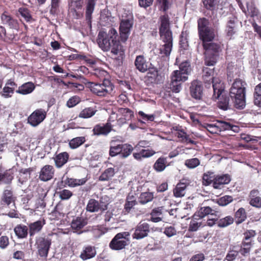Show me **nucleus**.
<instances>
[{"label": "nucleus", "mask_w": 261, "mask_h": 261, "mask_svg": "<svg viewBox=\"0 0 261 261\" xmlns=\"http://www.w3.org/2000/svg\"><path fill=\"white\" fill-rule=\"evenodd\" d=\"M159 33L163 42L160 49V54L163 56H168L172 48V36L170 29L169 18L167 15H163L160 17Z\"/></svg>", "instance_id": "f257e3e1"}, {"label": "nucleus", "mask_w": 261, "mask_h": 261, "mask_svg": "<svg viewBox=\"0 0 261 261\" xmlns=\"http://www.w3.org/2000/svg\"><path fill=\"white\" fill-rule=\"evenodd\" d=\"M246 83L241 80L236 79L230 89V96L237 108L243 109L246 106Z\"/></svg>", "instance_id": "f03ea898"}, {"label": "nucleus", "mask_w": 261, "mask_h": 261, "mask_svg": "<svg viewBox=\"0 0 261 261\" xmlns=\"http://www.w3.org/2000/svg\"><path fill=\"white\" fill-rule=\"evenodd\" d=\"M114 28H111L108 34L103 31H100L97 37V43L103 51L111 49L114 54Z\"/></svg>", "instance_id": "7ed1b4c3"}, {"label": "nucleus", "mask_w": 261, "mask_h": 261, "mask_svg": "<svg viewBox=\"0 0 261 261\" xmlns=\"http://www.w3.org/2000/svg\"><path fill=\"white\" fill-rule=\"evenodd\" d=\"M86 85L92 93L98 96H105L107 94L110 93L113 89V84L108 79H104L102 84L88 82Z\"/></svg>", "instance_id": "20e7f679"}, {"label": "nucleus", "mask_w": 261, "mask_h": 261, "mask_svg": "<svg viewBox=\"0 0 261 261\" xmlns=\"http://www.w3.org/2000/svg\"><path fill=\"white\" fill-rule=\"evenodd\" d=\"M200 39L203 43L211 42L215 37V32L209 27V22L205 18L199 19L198 21Z\"/></svg>", "instance_id": "39448f33"}, {"label": "nucleus", "mask_w": 261, "mask_h": 261, "mask_svg": "<svg viewBox=\"0 0 261 261\" xmlns=\"http://www.w3.org/2000/svg\"><path fill=\"white\" fill-rule=\"evenodd\" d=\"M133 24V17L130 13L122 16L119 27V38L122 42L124 43L127 40Z\"/></svg>", "instance_id": "423d86ee"}, {"label": "nucleus", "mask_w": 261, "mask_h": 261, "mask_svg": "<svg viewBox=\"0 0 261 261\" xmlns=\"http://www.w3.org/2000/svg\"><path fill=\"white\" fill-rule=\"evenodd\" d=\"M205 49V62L207 66H213L216 62L217 53L219 51L220 46L217 43L207 42L203 44Z\"/></svg>", "instance_id": "0eeeda50"}, {"label": "nucleus", "mask_w": 261, "mask_h": 261, "mask_svg": "<svg viewBox=\"0 0 261 261\" xmlns=\"http://www.w3.org/2000/svg\"><path fill=\"white\" fill-rule=\"evenodd\" d=\"M51 244V239L49 236L40 237L36 239L35 245L38 255L46 258L47 257Z\"/></svg>", "instance_id": "6e6552de"}, {"label": "nucleus", "mask_w": 261, "mask_h": 261, "mask_svg": "<svg viewBox=\"0 0 261 261\" xmlns=\"http://www.w3.org/2000/svg\"><path fill=\"white\" fill-rule=\"evenodd\" d=\"M170 79V88L173 92L178 93L181 89V83L188 80V76L176 70L172 73Z\"/></svg>", "instance_id": "1a4fd4ad"}, {"label": "nucleus", "mask_w": 261, "mask_h": 261, "mask_svg": "<svg viewBox=\"0 0 261 261\" xmlns=\"http://www.w3.org/2000/svg\"><path fill=\"white\" fill-rule=\"evenodd\" d=\"M47 112L43 109L35 110L28 118V123L32 126H37L46 117Z\"/></svg>", "instance_id": "9d476101"}, {"label": "nucleus", "mask_w": 261, "mask_h": 261, "mask_svg": "<svg viewBox=\"0 0 261 261\" xmlns=\"http://www.w3.org/2000/svg\"><path fill=\"white\" fill-rule=\"evenodd\" d=\"M108 203H105L100 200L99 201L95 199L91 198L88 200L86 210L87 212L90 213L98 212L100 211L101 212L105 211L108 208Z\"/></svg>", "instance_id": "9b49d317"}, {"label": "nucleus", "mask_w": 261, "mask_h": 261, "mask_svg": "<svg viewBox=\"0 0 261 261\" xmlns=\"http://www.w3.org/2000/svg\"><path fill=\"white\" fill-rule=\"evenodd\" d=\"M16 197L13 194V192L11 189H5L2 194L0 204L2 207H9L11 203H13L15 206Z\"/></svg>", "instance_id": "f8f14e48"}, {"label": "nucleus", "mask_w": 261, "mask_h": 261, "mask_svg": "<svg viewBox=\"0 0 261 261\" xmlns=\"http://www.w3.org/2000/svg\"><path fill=\"white\" fill-rule=\"evenodd\" d=\"M55 170L52 165H46L41 168L39 174V179L42 181H47L53 178Z\"/></svg>", "instance_id": "ddd939ff"}, {"label": "nucleus", "mask_w": 261, "mask_h": 261, "mask_svg": "<svg viewBox=\"0 0 261 261\" xmlns=\"http://www.w3.org/2000/svg\"><path fill=\"white\" fill-rule=\"evenodd\" d=\"M128 232L118 233L115 235V250H120L125 247L129 242Z\"/></svg>", "instance_id": "4468645a"}, {"label": "nucleus", "mask_w": 261, "mask_h": 261, "mask_svg": "<svg viewBox=\"0 0 261 261\" xmlns=\"http://www.w3.org/2000/svg\"><path fill=\"white\" fill-rule=\"evenodd\" d=\"M149 231V225L145 222L140 223L136 228L135 232L133 235L134 239H141L148 234Z\"/></svg>", "instance_id": "2eb2a0df"}, {"label": "nucleus", "mask_w": 261, "mask_h": 261, "mask_svg": "<svg viewBox=\"0 0 261 261\" xmlns=\"http://www.w3.org/2000/svg\"><path fill=\"white\" fill-rule=\"evenodd\" d=\"M190 94L192 97L200 99L203 93V87L201 82L199 81H194L191 83L190 88Z\"/></svg>", "instance_id": "dca6fc26"}, {"label": "nucleus", "mask_w": 261, "mask_h": 261, "mask_svg": "<svg viewBox=\"0 0 261 261\" xmlns=\"http://www.w3.org/2000/svg\"><path fill=\"white\" fill-rule=\"evenodd\" d=\"M212 84L213 88V98L218 99L224 89V83L219 77H213Z\"/></svg>", "instance_id": "f3484780"}, {"label": "nucleus", "mask_w": 261, "mask_h": 261, "mask_svg": "<svg viewBox=\"0 0 261 261\" xmlns=\"http://www.w3.org/2000/svg\"><path fill=\"white\" fill-rule=\"evenodd\" d=\"M2 23L4 24L8 25L10 28L18 30L19 23L16 19H14L6 12H4L1 16Z\"/></svg>", "instance_id": "a211bd4d"}, {"label": "nucleus", "mask_w": 261, "mask_h": 261, "mask_svg": "<svg viewBox=\"0 0 261 261\" xmlns=\"http://www.w3.org/2000/svg\"><path fill=\"white\" fill-rule=\"evenodd\" d=\"M112 130V126L109 122L105 124H96L93 129V134L96 136L107 135Z\"/></svg>", "instance_id": "6ab92c4d"}, {"label": "nucleus", "mask_w": 261, "mask_h": 261, "mask_svg": "<svg viewBox=\"0 0 261 261\" xmlns=\"http://www.w3.org/2000/svg\"><path fill=\"white\" fill-rule=\"evenodd\" d=\"M133 150V147L130 145H117L115 146V156L119 155L120 158H127Z\"/></svg>", "instance_id": "aec40b11"}, {"label": "nucleus", "mask_w": 261, "mask_h": 261, "mask_svg": "<svg viewBox=\"0 0 261 261\" xmlns=\"http://www.w3.org/2000/svg\"><path fill=\"white\" fill-rule=\"evenodd\" d=\"M96 250L94 246L88 245L85 246L81 252L80 257L83 260H86L95 256Z\"/></svg>", "instance_id": "412c9836"}, {"label": "nucleus", "mask_w": 261, "mask_h": 261, "mask_svg": "<svg viewBox=\"0 0 261 261\" xmlns=\"http://www.w3.org/2000/svg\"><path fill=\"white\" fill-rule=\"evenodd\" d=\"M231 180L230 176L228 174L217 175L215 177L213 187L215 189H221L223 185L228 184Z\"/></svg>", "instance_id": "4be33fe9"}, {"label": "nucleus", "mask_w": 261, "mask_h": 261, "mask_svg": "<svg viewBox=\"0 0 261 261\" xmlns=\"http://www.w3.org/2000/svg\"><path fill=\"white\" fill-rule=\"evenodd\" d=\"M259 192L258 190H252L250 191L249 199V204L257 208H261V197L259 195Z\"/></svg>", "instance_id": "5701e85b"}, {"label": "nucleus", "mask_w": 261, "mask_h": 261, "mask_svg": "<svg viewBox=\"0 0 261 261\" xmlns=\"http://www.w3.org/2000/svg\"><path fill=\"white\" fill-rule=\"evenodd\" d=\"M188 185L189 182H187L186 180H181L173 189V195L176 198L184 196L186 194V188Z\"/></svg>", "instance_id": "b1692460"}, {"label": "nucleus", "mask_w": 261, "mask_h": 261, "mask_svg": "<svg viewBox=\"0 0 261 261\" xmlns=\"http://www.w3.org/2000/svg\"><path fill=\"white\" fill-rule=\"evenodd\" d=\"M69 155L67 152H61L54 158L55 166L57 168L62 167L68 161Z\"/></svg>", "instance_id": "393cba45"}, {"label": "nucleus", "mask_w": 261, "mask_h": 261, "mask_svg": "<svg viewBox=\"0 0 261 261\" xmlns=\"http://www.w3.org/2000/svg\"><path fill=\"white\" fill-rule=\"evenodd\" d=\"M45 224V220H38L29 225V234L30 237L34 236L36 233L41 230L43 225Z\"/></svg>", "instance_id": "a878e982"}, {"label": "nucleus", "mask_w": 261, "mask_h": 261, "mask_svg": "<svg viewBox=\"0 0 261 261\" xmlns=\"http://www.w3.org/2000/svg\"><path fill=\"white\" fill-rule=\"evenodd\" d=\"M15 235L18 239H23L27 237L29 233L28 227L23 224H18L14 229Z\"/></svg>", "instance_id": "bb28decb"}, {"label": "nucleus", "mask_w": 261, "mask_h": 261, "mask_svg": "<svg viewBox=\"0 0 261 261\" xmlns=\"http://www.w3.org/2000/svg\"><path fill=\"white\" fill-rule=\"evenodd\" d=\"M35 88L34 84L31 82H29L19 86L18 89L16 90V92L22 95H27L32 93Z\"/></svg>", "instance_id": "cd10ccee"}, {"label": "nucleus", "mask_w": 261, "mask_h": 261, "mask_svg": "<svg viewBox=\"0 0 261 261\" xmlns=\"http://www.w3.org/2000/svg\"><path fill=\"white\" fill-rule=\"evenodd\" d=\"M217 212L215 210L212 209L209 206H204L201 207L198 211L194 215V218L196 219V217L200 218H203L207 215H215Z\"/></svg>", "instance_id": "c85d7f7f"}, {"label": "nucleus", "mask_w": 261, "mask_h": 261, "mask_svg": "<svg viewBox=\"0 0 261 261\" xmlns=\"http://www.w3.org/2000/svg\"><path fill=\"white\" fill-rule=\"evenodd\" d=\"M87 224V220L86 218L77 217L71 222V227L75 230H79Z\"/></svg>", "instance_id": "c756f323"}, {"label": "nucleus", "mask_w": 261, "mask_h": 261, "mask_svg": "<svg viewBox=\"0 0 261 261\" xmlns=\"http://www.w3.org/2000/svg\"><path fill=\"white\" fill-rule=\"evenodd\" d=\"M87 180L88 179L86 177L81 179L67 177L65 180V183L70 187H75L84 185Z\"/></svg>", "instance_id": "7c9ffc66"}, {"label": "nucleus", "mask_w": 261, "mask_h": 261, "mask_svg": "<svg viewBox=\"0 0 261 261\" xmlns=\"http://www.w3.org/2000/svg\"><path fill=\"white\" fill-rule=\"evenodd\" d=\"M34 171L33 168H29L27 169H21L19 170V176L18 181L21 184L26 182L30 177L31 173Z\"/></svg>", "instance_id": "2f4dec72"}, {"label": "nucleus", "mask_w": 261, "mask_h": 261, "mask_svg": "<svg viewBox=\"0 0 261 261\" xmlns=\"http://www.w3.org/2000/svg\"><path fill=\"white\" fill-rule=\"evenodd\" d=\"M135 64L137 68L141 72H144L147 70V64L143 56H138L136 57Z\"/></svg>", "instance_id": "473e14b6"}, {"label": "nucleus", "mask_w": 261, "mask_h": 261, "mask_svg": "<svg viewBox=\"0 0 261 261\" xmlns=\"http://www.w3.org/2000/svg\"><path fill=\"white\" fill-rule=\"evenodd\" d=\"M167 159L164 157L159 158L154 163L153 165L154 169L159 172L164 171L167 165Z\"/></svg>", "instance_id": "72a5a7b5"}, {"label": "nucleus", "mask_w": 261, "mask_h": 261, "mask_svg": "<svg viewBox=\"0 0 261 261\" xmlns=\"http://www.w3.org/2000/svg\"><path fill=\"white\" fill-rule=\"evenodd\" d=\"M162 210L163 207H159L153 209L150 214V220L155 223L162 221Z\"/></svg>", "instance_id": "f704fd0d"}, {"label": "nucleus", "mask_w": 261, "mask_h": 261, "mask_svg": "<svg viewBox=\"0 0 261 261\" xmlns=\"http://www.w3.org/2000/svg\"><path fill=\"white\" fill-rule=\"evenodd\" d=\"M90 67H91L90 72L91 75H94L103 81L104 79H107L106 77L108 76V73L106 70L99 68H94L93 66Z\"/></svg>", "instance_id": "c9c22d12"}, {"label": "nucleus", "mask_w": 261, "mask_h": 261, "mask_svg": "<svg viewBox=\"0 0 261 261\" xmlns=\"http://www.w3.org/2000/svg\"><path fill=\"white\" fill-rule=\"evenodd\" d=\"M96 111V110L93 108H86L81 111L79 115V117L84 119L89 118L94 116Z\"/></svg>", "instance_id": "e433bc0d"}, {"label": "nucleus", "mask_w": 261, "mask_h": 261, "mask_svg": "<svg viewBox=\"0 0 261 261\" xmlns=\"http://www.w3.org/2000/svg\"><path fill=\"white\" fill-rule=\"evenodd\" d=\"M217 122L220 132L229 129L232 130L234 132H237L238 130L237 126L233 125L229 122L223 121H217Z\"/></svg>", "instance_id": "4c0bfd02"}, {"label": "nucleus", "mask_w": 261, "mask_h": 261, "mask_svg": "<svg viewBox=\"0 0 261 261\" xmlns=\"http://www.w3.org/2000/svg\"><path fill=\"white\" fill-rule=\"evenodd\" d=\"M86 141L84 137H78L71 139L69 143L70 148L75 149L82 145Z\"/></svg>", "instance_id": "58836bf2"}, {"label": "nucleus", "mask_w": 261, "mask_h": 261, "mask_svg": "<svg viewBox=\"0 0 261 261\" xmlns=\"http://www.w3.org/2000/svg\"><path fill=\"white\" fill-rule=\"evenodd\" d=\"M119 112L121 114L124 118H120L118 121H121L122 123H125L126 120H129L133 116V112L127 108H121L119 110Z\"/></svg>", "instance_id": "ea45409f"}, {"label": "nucleus", "mask_w": 261, "mask_h": 261, "mask_svg": "<svg viewBox=\"0 0 261 261\" xmlns=\"http://www.w3.org/2000/svg\"><path fill=\"white\" fill-rule=\"evenodd\" d=\"M115 55H118V57H115L118 61V64L120 65L122 63V60L124 57V49L122 45H117V47H115Z\"/></svg>", "instance_id": "a19ab883"}, {"label": "nucleus", "mask_w": 261, "mask_h": 261, "mask_svg": "<svg viewBox=\"0 0 261 261\" xmlns=\"http://www.w3.org/2000/svg\"><path fill=\"white\" fill-rule=\"evenodd\" d=\"M95 3L88 1L86 6V19L88 22L91 23L92 14L94 11Z\"/></svg>", "instance_id": "79ce46f5"}, {"label": "nucleus", "mask_w": 261, "mask_h": 261, "mask_svg": "<svg viewBox=\"0 0 261 261\" xmlns=\"http://www.w3.org/2000/svg\"><path fill=\"white\" fill-rule=\"evenodd\" d=\"M153 198V194L152 192H146L142 193L139 197L140 203L145 204L151 201Z\"/></svg>", "instance_id": "37998d69"}, {"label": "nucleus", "mask_w": 261, "mask_h": 261, "mask_svg": "<svg viewBox=\"0 0 261 261\" xmlns=\"http://www.w3.org/2000/svg\"><path fill=\"white\" fill-rule=\"evenodd\" d=\"M236 223L240 224L242 223L246 218V214L243 208H239L235 214Z\"/></svg>", "instance_id": "c03bdc74"}, {"label": "nucleus", "mask_w": 261, "mask_h": 261, "mask_svg": "<svg viewBox=\"0 0 261 261\" xmlns=\"http://www.w3.org/2000/svg\"><path fill=\"white\" fill-rule=\"evenodd\" d=\"M114 175V169L109 168L106 169L99 176V179L101 181L108 180Z\"/></svg>", "instance_id": "a18cd8bd"}, {"label": "nucleus", "mask_w": 261, "mask_h": 261, "mask_svg": "<svg viewBox=\"0 0 261 261\" xmlns=\"http://www.w3.org/2000/svg\"><path fill=\"white\" fill-rule=\"evenodd\" d=\"M233 221V218L232 217L228 216L220 219L218 221L217 224L219 227H225L232 224Z\"/></svg>", "instance_id": "49530a36"}, {"label": "nucleus", "mask_w": 261, "mask_h": 261, "mask_svg": "<svg viewBox=\"0 0 261 261\" xmlns=\"http://www.w3.org/2000/svg\"><path fill=\"white\" fill-rule=\"evenodd\" d=\"M21 16L27 21H30L32 19L29 9L26 7H20L18 10Z\"/></svg>", "instance_id": "de8ad7c7"}, {"label": "nucleus", "mask_w": 261, "mask_h": 261, "mask_svg": "<svg viewBox=\"0 0 261 261\" xmlns=\"http://www.w3.org/2000/svg\"><path fill=\"white\" fill-rule=\"evenodd\" d=\"M215 177L213 172H207L203 174V184L205 186L209 185L212 182H214Z\"/></svg>", "instance_id": "09e8293b"}, {"label": "nucleus", "mask_w": 261, "mask_h": 261, "mask_svg": "<svg viewBox=\"0 0 261 261\" xmlns=\"http://www.w3.org/2000/svg\"><path fill=\"white\" fill-rule=\"evenodd\" d=\"M254 104L258 107L261 106V90L260 85H258L255 88L254 94Z\"/></svg>", "instance_id": "8fccbe9b"}, {"label": "nucleus", "mask_w": 261, "mask_h": 261, "mask_svg": "<svg viewBox=\"0 0 261 261\" xmlns=\"http://www.w3.org/2000/svg\"><path fill=\"white\" fill-rule=\"evenodd\" d=\"M200 161L197 158H192L186 160L185 162V166L189 169H194L200 165Z\"/></svg>", "instance_id": "3c124183"}, {"label": "nucleus", "mask_w": 261, "mask_h": 261, "mask_svg": "<svg viewBox=\"0 0 261 261\" xmlns=\"http://www.w3.org/2000/svg\"><path fill=\"white\" fill-rule=\"evenodd\" d=\"M226 31L227 37L229 38H231L236 32L234 21H229L227 25Z\"/></svg>", "instance_id": "603ef678"}, {"label": "nucleus", "mask_w": 261, "mask_h": 261, "mask_svg": "<svg viewBox=\"0 0 261 261\" xmlns=\"http://www.w3.org/2000/svg\"><path fill=\"white\" fill-rule=\"evenodd\" d=\"M178 70L183 74L184 73L186 76H188V75L191 71L190 63L187 61L182 62L179 65V70Z\"/></svg>", "instance_id": "864d4df0"}, {"label": "nucleus", "mask_w": 261, "mask_h": 261, "mask_svg": "<svg viewBox=\"0 0 261 261\" xmlns=\"http://www.w3.org/2000/svg\"><path fill=\"white\" fill-rule=\"evenodd\" d=\"M2 181L6 184H9L13 179V173L10 171H6L2 173Z\"/></svg>", "instance_id": "5fc2aeb1"}, {"label": "nucleus", "mask_w": 261, "mask_h": 261, "mask_svg": "<svg viewBox=\"0 0 261 261\" xmlns=\"http://www.w3.org/2000/svg\"><path fill=\"white\" fill-rule=\"evenodd\" d=\"M57 193L62 200H68L73 195L72 192L67 189L61 190Z\"/></svg>", "instance_id": "6e6d98bb"}, {"label": "nucleus", "mask_w": 261, "mask_h": 261, "mask_svg": "<svg viewBox=\"0 0 261 261\" xmlns=\"http://www.w3.org/2000/svg\"><path fill=\"white\" fill-rule=\"evenodd\" d=\"M214 71L213 69L205 67L203 69V78L205 82L210 81L213 78L211 77L212 75H213Z\"/></svg>", "instance_id": "4d7b16f0"}, {"label": "nucleus", "mask_w": 261, "mask_h": 261, "mask_svg": "<svg viewBox=\"0 0 261 261\" xmlns=\"http://www.w3.org/2000/svg\"><path fill=\"white\" fill-rule=\"evenodd\" d=\"M60 0H51V7L49 10V13L51 15H56L57 14Z\"/></svg>", "instance_id": "13d9d810"}, {"label": "nucleus", "mask_w": 261, "mask_h": 261, "mask_svg": "<svg viewBox=\"0 0 261 261\" xmlns=\"http://www.w3.org/2000/svg\"><path fill=\"white\" fill-rule=\"evenodd\" d=\"M233 200V198L231 196L226 195L223 197L220 198L218 201L217 203L219 205L221 206H225L232 202Z\"/></svg>", "instance_id": "bf43d9fd"}, {"label": "nucleus", "mask_w": 261, "mask_h": 261, "mask_svg": "<svg viewBox=\"0 0 261 261\" xmlns=\"http://www.w3.org/2000/svg\"><path fill=\"white\" fill-rule=\"evenodd\" d=\"M251 248V241H245L243 243L242 246L240 250L241 254L245 255L246 254L249 253Z\"/></svg>", "instance_id": "052dcab7"}, {"label": "nucleus", "mask_w": 261, "mask_h": 261, "mask_svg": "<svg viewBox=\"0 0 261 261\" xmlns=\"http://www.w3.org/2000/svg\"><path fill=\"white\" fill-rule=\"evenodd\" d=\"M206 128L207 130L212 134H217L220 132L217 121L214 124H206Z\"/></svg>", "instance_id": "680f3d73"}, {"label": "nucleus", "mask_w": 261, "mask_h": 261, "mask_svg": "<svg viewBox=\"0 0 261 261\" xmlns=\"http://www.w3.org/2000/svg\"><path fill=\"white\" fill-rule=\"evenodd\" d=\"M80 102V98L77 96H74L70 98L67 102V106L68 108H72Z\"/></svg>", "instance_id": "e2e57ef3"}, {"label": "nucleus", "mask_w": 261, "mask_h": 261, "mask_svg": "<svg viewBox=\"0 0 261 261\" xmlns=\"http://www.w3.org/2000/svg\"><path fill=\"white\" fill-rule=\"evenodd\" d=\"M202 225L201 222H199L195 219L192 220L190 223L189 230L191 231H196Z\"/></svg>", "instance_id": "0e129e2a"}, {"label": "nucleus", "mask_w": 261, "mask_h": 261, "mask_svg": "<svg viewBox=\"0 0 261 261\" xmlns=\"http://www.w3.org/2000/svg\"><path fill=\"white\" fill-rule=\"evenodd\" d=\"M14 91L12 90V88H9L8 86H5L3 89L2 96L5 98H9L12 96L14 93Z\"/></svg>", "instance_id": "69168bd1"}, {"label": "nucleus", "mask_w": 261, "mask_h": 261, "mask_svg": "<svg viewBox=\"0 0 261 261\" xmlns=\"http://www.w3.org/2000/svg\"><path fill=\"white\" fill-rule=\"evenodd\" d=\"M164 233L168 237H171L176 234V230L173 226L166 227L165 228Z\"/></svg>", "instance_id": "338daca9"}, {"label": "nucleus", "mask_w": 261, "mask_h": 261, "mask_svg": "<svg viewBox=\"0 0 261 261\" xmlns=\"http://www.w3.org/2000/svg\"><path fill=\"white\" fill-rule=\"evenodd\" d=\"M9 244V240L7 236H3L0 237V248H6Z\"/></svg>", "instance_id": "774afa93"}]
</instances>
